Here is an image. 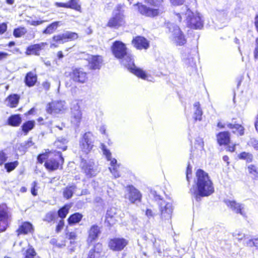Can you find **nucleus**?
I'll list each match as a JSON object with an SVG mask.
<instances>
[{
    "instance_id": "1",
    "label": "nucleus",
    "mask_w": 258,
    "mask_h": 258,
    "mask_svg": "<svg viewBox=\"0 0 258 258\" xmlns=\"http://www.w3.org/2000/svg\"><path fill=\"white\" fill-rule=\"evenodd\" d=\"M111 50L116 58L122 59V64L131 73L139 78L145 80L146 79V73L135 66L134 58L131 54L127 52L124 43L120 41H115L111 46Z\"/></svg>"
},
{
    "instance_id": "2",
    "label": "nucleus",
    "mask_w": 258,
    "mask_h": 258,
    "mask_svg": "<svg viewBox=\"0 0 258 258\" xmlns=\"http://www.w3.org/2000/svg\"><path fill=\"white\" fill-rule=\"evenodd\" d=\"M195 184L190 189V192L195 200L199 202L203 197H208L214 192L213 183L208 174L199 169L196 172Z\"/></svg>"
},
{
    "instance_id": "3",
    "label": "nucleus",
    "mask_w": 258,
    "mask_h": 258,
    "mask_svg": "<svg viewBox=\"0 0 258 258\" xmlns=\"http://www.w3.org/2000/svg\"><path fill=\"white\" fill-rule=\"evenodd\" d=\"M174 14L179 22L181 21V15H184L187 25L190 28L201 29L204 26V20L202 15L197 12H194L187 6H183L180 12H174Z\"/></svg>"
},
{
    "instance_id": "4",
    "label": "nucleus",
    "mask_w": 258,
    "mask_h": 258,
    "mask_svg": "<svg viewBox=\"0 0 258 258\" xmlns=\"http://www.w3.org/2000/svg\"><path fill=\"white\" fill-rule=\"evenodd\" d=\"M149 4L155 8H151L140 3L134 5L138 8L139 12L146 17H154L162 14L165 12L166 8L163 5V0H146Z\"/></svg>"
},
{
    "instance_id": "5",
    "label": "nucleus",
    "mask_w": 258,
    "mask_h": 258,
    "mask_svg": "<svg viewBox=\"0 0 258 258\" xmlns=\"http://www.w3.org/2000/svg\"><path fill=\"white\" fill-rule=\"evenodd\" d=\"M166 28L171 33V39L173 42L177 46H182L186 43L185 36L177 25L170 22L165 24Z\"/></svg>"
},
{
    "instance_id": "6",
    "label": "nucleus",
    "mask_w": 258,
    "mask_h": 258,
    "mask_svg": "<svg viewBox=\"0 0 258 258\" xmlns=\"http://www.w3.org/2000/svg\"><path fill=\"white\" fill-rule=\"evenodd\" d=\"M155 198L156 200H160L158 204L160 207V216L162 222L170 224L173 211L172 204L162 200L159 195H156Z\"/></svg>"
},
{
    "instance_id": "7",
    "label": "nucleus",
    "mask_w": 258,
    "mask_h": 258,
    "mask_svg": "<svg viewBox=\"0 0 258 258\" xmlns=\"http://www.w3.org/2000/svg\"><path fill=\"white\" fill-rule=\"evenodd\" d=\"M195 50L190 49L189 48H185L182 53V58L186 71L191 75L197 72V65L195 58L192 52H195Z\"/></svg>"
},
{
    "instance_id": "8",
    "label": "nucleus",
    "mask_w": 258,
    "mask_h": 258,
    "mask_svg": "<svg viewBox=\"0 0 258 258\" xmlns=\"http://www.w3.org/2000/svg\"><path fill=\"white\" fill-rule=\"evenodd\" d=\"M122 6L118 5L113 11L112 17L111 18L107 23L109 27H119L124 24V16L123 11L121 10Z\"/></svg>"
},
{
    "instance_id": "9",
    "label": "nucleus",
    "mask_w": 258,
    "mask_h": 258,
    "mask_svg": "<svg viewBox=\"0 0 258 258\" xmlns=\"http://www.w3.org/2000/svg\"><path fill=\"white\" fill-rule=\"evenodd\" d=\"M94 138L93 134L88 132L83 134L80 140V148L82 151L88 154L93 148Z\"/></svg>"
},
{
    "instance_id": "10",
    "label": "nucleus",
    "mask_w": 258,
    "mask_h": 258,
    "mask_svg": "<svg viewBox=\"0 0 258 258\" xmlns=\"http://www.w3.org/2000/svg\"><path fill=\"white\" fill-rule=\"evenodd\" d=\"M80 167L88 178H91L96 175L97 170L94 162L90 159L86 160L81 157Z\"/></svg>"
},
{
    "instance_id": "11",
    "label": "nucleus",
    "mask_w": 258,
    "mask_h": 258,
    "mask_svg": "<svg viewBox=\"0 0 258 258\" xmlns=\"http://www.w3.org/2000/svg\"><path fill=\"white\" fill-rule=\"evenodd\" d=\"M102 150L103 154L106 156L108 161H110L111 167L109 168L110 171L113 175L115 178H118L120 176L119 173L117 169V160L115 158L112 159L111 153L107 149L104 145H102Z\"/></svg>"
},
{
    "instance_id": "12",
    "label": "nucleus",
    "mask_w": 258,
    "mask_h": 258,
    "mask_svg": "<svg viewBox=\"0 0 258 258\" xmlns=\"http://www.w3.org/2000/svg\"><path fill=\"white\" fill-rule=\"evenodd\" d=\"M78 38V35L77 33L67 31L63 33L54 35L52 37V40L58 44H63L69 41L76 40Z\"/></svg>"
},
{
    "instance_id": "13",
    "label": "nucleus",
    "mask_w": 258,
    "mask_h": 258,
    "mask_svg": "<svg viewBox=\"0 0 258 258\" xmlns=\"http://www.w3.org/2000/svg\"><path fill=\"white\" fill-rule=\"evenodd\" d=\"M126 188L127 192L125 195V199H128L132 203L141 202L142 194L138 189L132 185L127 186Z\"/></svg>"
},
{
    "instance_id": "14",
    "label": "nucleus",
    "mask_w": 258,
    "mask_h": 258,
    "mask_svg": "<svg viewBox=\"0 0 258 258\" xmlns=\"http://www.w3.org/2000/svg\"><path fill=\"white\" fill-rule=\"evenodd\" d=\"M66 102L64 101H54L49 103L46 107L47 113L55 114L62 112L65 109Z\"/></svg>"
},
{
    "instance_id": "15",
    "label": "nucleus",
    "mask_w": 258,
    "mask_h": 258,
    "mask_svg": "<svg viewBox=\"0 0 258 258\" xmlns=\"http://www.w3.org/2000/svg\"><path fill=\"white\" fill-rule=\"evenodd\" d=\"M127 241L123 238H114L110 240L109 246L111 249L114 251H120L127 245Z\"/></svg>"
},
{
    "instance_id": "16",
    "label": "nucleus",
    "mask_w": 258,
    "mask_h": 258,
    "mask_svg": "<svg viewBox=\"0 0 258 258\" xmlns=\"http://www.w3.org/2000/svg\"><path fill=\"white\" fill-rule=\"evenodd\" d=\"M225 203L231 210L237 214H239L243 217H246V213L244 211V205L236 202L235 201L227 200Z\"/></svg>"
},
{
    "instance_id": "17",
    "label": "nucleus",
    "mask_w": 258,
    "mask_h": 258,
    "mask_svg": "<svg viewBox=\"0 0 258 258\" xmlns=\"http://www.w3.org/2000/svg\"><path fill=\"white\" fill-rule=\"evenodd\" d=\"M72 79L75 82L81 83H84L87 80V74L84 72L82 69L75 68L73 70L70 74Z\"/></svg>"
},
{
    "instance_id": "18",
    "label": "nucleus",
    "mask_w": 258,
    "mask_h": 258,
    "mask_svg": "<svg viewBox=\"0 0 258 258\" xmlns=\"http://www.w3.org/2000/svg\"><path fill=\"white\" fill-rule=\"evenodd\" d=\"M132 44L137 49H147L149 47L148 41L144 37L137 36L132 40Z\"/></svg>"
},
{
    "instance_id": "19",
    "label": "nucleus",
    "mask_w": 258,
    "mask_h": 258,
    "mask_svg": "<svg viewBox=\"0 0 258 258\" xmlns=\"http://www.w3.org/2000/svg\"><path fill=\"white\" fill-rule=\"evenodd\" d=\"M89 66L91 70L100 69L103 62L100 55H91L88 59Z\"/></svg>"
},
{
    "instance_id": "20",
    "label": "nucleus",
    "mask_w": 258,
    "mask_h": 258,
    "mask_svg": "<svg viewBox=\"0 0 258 258\" xmlns=\"http://www.w3.org/2000/svg\"><path fill=\"white\" fill-rule=\"evenodd\" d=\"M117 210L115 208H110L107 211L105 222L110 226L114 224L117 221Z\"/></svg>"
},
{
    "instance_id": "21",
    "label": "nucleus",
    "mask_w": 258,
    "mask_h": 258,
    "mask_svg": "<svg viewBox=\"0 0 258 258\" xmlns=\"http://www.w3.org/2000/svg\"><path fill=\"white\" fill-rule=\"evenodd\" d=\"M10 215L6 209H0V232L6 229Z\"/></svg>"
},
{
    "instance_id": "22",
    "label": "nucleus",
    "mask_w": 258,
    "mask_h": 258,
    "mask_svg": "<svg viewBox=\"0 0 258 258\" xmlns=\"http://www.w3.org/2000/svg\"><path fill=\"white\" fill-rule=\"evenodd\" d=\"M101 233L100 228L97 225H93L89 231V236L87 239L88 242H92L98 238Z\"/></svg>"
},
{
    "instance_id": "23",
    "label": "nucleus",
    "mask_w": 258,
    "mask_h": 258,
    "mask_svg": "<svg viewBox=\"0 0 258 258\" xmlns=\"http://www.w3.org/2000/svg\"><path fill=\"white\" fill-rule=\"evenodd\" d=\"M46 43H41L35 44L29 46L26 49V54L27 55L34 54L36 55H39V51L45 46Z\"/></svg>"
},
{
    "instance_id": "24",
    "label": "nucleus",
    "mask_w": 258,
    "mask_h": 258,
    "mask_svg": "<svg viewBox=\"0 0 258 258\" xmlns=\"http://www.w3.org/2000/svg\"><path fill=\"white\" fill-rule=\"evenodd\" d=\"M60 165V163L56 159L50 158L47 160L44 163L45 167L49 171L57 170Z\"/></svg>"
},
{
    "instance_id": "25",
    "label": "nucleus",
    "mask_w": 258,
    "mask_h": 258,
    "mask_svg": "<svg viewBox=\"0 0 258 258\" xmlns=\"http://www.w3.org/2000/svg\"><path fill=\"white\" fill-rule=\"evenodd\" d=\"M217 142L220 145H227L230 142L228 132H220L217 135Z\"/></svg>"
},
{
    "instance_id": "26",
    "label": "nucleus",
    "mask_w": 258,
    "mask_h": 258,
    "mask_svg": "<svg viewBox=\"0 0 258 258\" xmlns=\"http://www.w3.org/2000/svg\"><path fill=\"white\" fill-rule=\"evenodd\" d=\"M37 77L36 74L31 72L26 74L24 79V82L26 86L29 87H33L37 82Z\"/></svg>"
},
{
    "instance_id": "27",
    "label": "nucleus",
    "mask_w": 258,
    "mask_h": 258,
    "mask_svg": "<svg viewBox=\"0 0 258 258\" xmlns=\"http://www.w3.org/2000/svg\"><path fill=\"white\" fill-rule=\"evenodd\" d=\"M21 122L22 117L19 114L11 115L7 120V124L14 127L19 126Z\"/></svg>"
},
{
    "instance_id": "28",
    "label": "nucleus",
    "mask_w": 258,
    "mask_h": 258,
    "mask_svg": "<svg viewBox=\"0 0 258 258\" xmlns=\"http://www.w3.org/2000/svg\"><path fill=\"white\" fill-rule=\"evenodd\" d=\"M20 96L17 94L9 95L6 100L7 106L11 107H16L19 101Z\"/></svg>"
},
{
    "instance_id": "29",
    "label": "nucleus",
    "mask_w": 258,
    "mask_h": 258,
    "mask_svg": "<svg viewBox=\"0 0 258 258\" xmlns=\"http://www.w3.org/2000/svg\"><path fill=\"white\" fill-rule=\"evenodd\" d=\"M77 189L75 184L69 185L63 189V197L64 198L69 200L71 199Z\"/></svg>"
},
{
    "instance_id": "30",
    "label": "nucleus",
    "mask_w": 258,
    "mask_h": 258,
    "mask_svg": "<svg viewBox=\"0 0 258 258\" xmlns=\"http://www.w3.org/2000/svg\"><path fill=\"white\" fill-rule=\"evenodd\" d=\"M34 230L33 225L28 222L23 223L18 229V231L21 234H26L29 232H32Z\"/></svg>"
},
{
    "instance_id": "31",
    "label": "nucleus",
    "mask_w": 258,
    "mask_h": 258,
    "mask_svg": "<svg viewBox=\"0 0 258 258\" xmlns=\"http://www.w3.org/2000/svg\"><path fill=\"white\" fill-rule=\"evenodd\" d=\"M194 113L193 117L194 119L201 121L202 118L203 111L201 108L199 102H195L194 104Z\"/></svg>"
},
{
    "instance_id": "32",
    "label": "nucleus",
    "mask_w": 258,
    "mask_h": 258,
    "mask_svg": "<svg viewBox=\"0 0 258 258\" xmlns=\"http://www.w3.org/2000/svg\"><path fill=\"white\" fill-rule=\"evenodd\" d=\"M83 216L82 214L77 212L71 215L68 219V222L70 225H73L79 223Z\"/></svg>"
},
{
    "instance_id": "33",
    "label": "nucleus",
    "mask_w": 258,
    "mask_h": 258,
    "mask_svg": "<svg viewBox=\"0 0 258 258\" xmlns=\"http://www.w3.org/2000/svg\"><path fill=\"white\" fill-rule=\"evenodd\" d=\"M82 118L81 112H71V122L77 127H79Z\"/></svg>"
},
{
    "instance_id": "34",
    "label": "nucleus",
    "mask_w": 258,
    "mask_h": 258,
    "mask_svg": "<svg viewBox=\"0 0 258 258\" xmlns=\"http://www.w3.org/2000/svg\"><path fill=\"white\" fill-rule=\"evenodd\" d=\"M35 125L34 120H28L24 122L21 126V128L25 135H27L29 132L34 127Z\"/></svg>"
},
{
    "instance_id": "35",
    "label": "nucleus",
    "mask_w": 258,
    "mask_h": 258,
    "mask_svg": "<svg viewBox=\"0 0 258 258\" xmlns=\"http://www.w3.org/2000/svg\"><path fill=\"white\" fill-rule=\"evenodd\" d=\"M227 127L232 130L233 133L236 134L237 132V130H239L238 131V134L240 136H242L244 134V127L240 124H232L230 123H227L226 124Z\"/></svg>"
},
{
    "instance_id": "36",
    "label": "nucleus",
    "mask_w": 258,
    "mask_h": 258,
    "mask_svg": "<svg viewBox=\"0 0 258 258\" xmlns=\"http://www.w3.org/2000/svg\"><path fill=\"white\" fill-rule=\"evenodd\" d=\"M247 169L252 179L255 180H258L257 167L253 164H250L247 166Z\"/></svg>"
},
{
    "instance_id": "37",
    "label": "nucleus",
    "mask_w": 258,
    "mask_h": 258,
    "mask_svg": "<svg viewBox=\"0 0 258 258\" xmlns=\"http://www.w3.org/2000/svg\"><path fill=\"white\" fill-rule=\"evenodd\" d=\"M59 23L60 22L59 21H56L49 24L46 29L43 31V33L46 34H51L53 33L57 28Z\"/></svg>"
},
{
    "instance_id": "38",
    "label": "nucleus",
    "mask_w": 258,
    "mask_h": 258,
    "mask_svg": "<svg viewBox=\"0 0 258 258\" xmlns=\"http://www.w3.org/2000/svg\"><path fill=\"white\" fill-rule=\"evenodd\" d=\"M67 140L64 138H58L57 141L54 142V146L57 148L61 149L62 151H65L67 149Z\"/></svg>"
},
{
    "instance_id": "39",
    "label": "nucleus",
    "mask_w": 258,
    "mask_h": 258,
    "mask_svg": "<svg viewBox=\"0 0 258 258\" xmlns=\"http://www.w3.org/2000/svg\"><path fill=\"white\" fill-rule=\"evenodd\" d=\"M240 159L244 160L246 163H251L253 160V156L251 153L242 152L238 155Z\"/></svg>"
},
{
    "instance_id": "40",
    "label": "nucleus",
    "mask_w": 258,
    "mask_h": 258,
    "mask_svg": "<svg viewBox=\"0 0 258 258\" xmlns=\"http://www.w3.org/2000/svg\"><path fill=\"white\" fill-rule=\"evenodd\" d=\"M79 0H70L68 2V8L75 10L80 12L81 10V5L79 4Z\"/></svg>"
},
{
    "instance_id": "41",
    "label": "nucleus",
    "mask_w": 258,
    "mask_h": 258,
    "mask_svg": "<svg viewBox=\"0 0 258 258\" xmlns=\"http://www.w3.org/2000/svg\"><path fill=\"white\" fill-rule=\"evenodd\" d=\"M70 207L68 205H65L64 206L60 208L57 211V215L61 219L66 218L69 213Z\"/></svg>"
},
{
    "instance_id": "42",
    "label": "nucleus",
    "mask_w": 258,
    "mask_h": 258,
    "mask_svg": "<svg viewBox=\"0 0 258 258\" xmlns=\"http://www.w3.org/2000/svg\"><path fill=\"white\" fill-rule=\"evenodd\" d=\"M19 165L18 161H15L13 162H7L5 164V168L6 169L8 172H10L14 170Z\"/></svg>"
},
{
    "instance_id": "43",
    "label": "nucleus",
    "mask_w": 258,
    "mask_h": 258,
    "mask_svg": "<svg viewBox=\"0 0 258 258\" xmlns=\"http://www.w3.org/2000/svg\"><path fill=\"white\" fill-rule=\"evenodd\" d=\"M27 33V30L24 27L15 28L13 31V35L16 38L21 37Z\"/></svg>"
},
{
    "instance_id": "44",
    "label": "nucleus",
    "mask_w": 258,
    "mask_h": 258,
    "mask_svg": "<svg viewBox=\"0 0 258 258\" xmlns=\"http://www.w3.org/2000/svg\"><path fill=\"white\" fill-rule=\"evenodd\" d=\"M218 19L222 23H225L227 20V13L224 10L218 11L216 14Z\"/></svg>"
},
{
    "instance_id": "45",
    "label": "nucleus",
    "mask_w": 258,
    "mask_h": 258,
    "mask_svg": "<svg viewBox=\"0 0 258 258\" xmlns=\"http://www.w3.org/2000/svg\"><path fill=\"white\" fill-rule=\"evenodd\" d=\"M71 112H81L80 110V102L79 100L72 101L71 106Z\"/></svg>"
},
{
    "instance_id": "46",
    "label": "nucleus",
    "mask_w": 258,
    "mask_h": 258,
    "mask_svg": "<svg viewBox=\"0 0 258 258\" xmlns=\"http://www.w3.org/2000/svg\"><path fill=\"white\" fill-rule=\"evenodd\" d=\"M36 253L32 246L29 247L24 253L25 258H34Z\"/></svg>"
},
{
    "instance_id": "47",
    "label": "nucleus",
    "mask_w": 258,
    "mask_h": 258,
    "mask_svg": "<svg viewBox=\"0 0 258 258\" xmlns=\"http://www.w3.org/2000/svg\"><path fill=\"white\" fill-rule=\"evenodd\" d=\"M56 217V214L54 211H50L47 213L44 219V220L48 222H51L54 221Z\"/></svg>"
},
{
    "instance_id": "48",
    "label": "nucleus",
    "mask_w": 258,
    "mask_h": 258,
    "mask_svg": "<svg viewBox=\"0 0 258 258\" xmlns=\"http://www.w3.org/2000/svg\"><path fill=\"white\" fill-rule=\"evenodd\" d=\"M244 244L247 246L252 247L254 246L256 249H258V238L250 239L245 241Z\"/></svg>"
},
{
    "instance_id": "49",
    "label": "nucleus",
    "mask_w": 258,
    "mask_h": 258,
    "mask_svg": "<svg viewBox=\"0 0 258 258\" xmlns=\"http://www.w3.org/2000/svg\"><path fill=\"white\" fill-rule=\"evenodd\" d=\"M100 256V252L98 251H96L94 248H93L90 250L87 258H99Z\"/></svg>"
},
{
    "instance_id": "50",
    "label": "nucleus",
    "mask_w": 258,
    "mask_h": 258,
    "mask_svg": "<svg viewBox=\"0 0 258 258\" xmlns=\"http://www.w3.org/2000/svg\"><path fill=\"white\" fill-rule=\"evenodd\" d=\"M248 144L252 146L255 150H258V140L255 138H251L248 141Z\"/></svg>"
},
{
    "instance_id": "51",
    "label": "nucleus",
    "mask_w": 258,
    "mask_h": 258,
    "mask_svg": "<svg viewBox=\"0 0 258 258\" xmlns=\"http://www.w3.org/2000/svg\"><path fill=\"white\" fill-rule=\"evenodd\" d=\"M8 157L6 154L3 151H0V166H2L7 160Z\"/></svg>"
},
{
    "instance_id": "52",
    "label": "nucleus",
    "mask_w": 258,
    "mask_h": 258,
    "mask_svg": "<svg viewBox=\"0 0 258 258\" xmlns=\"http://www.w3.org/2000/svg\"><path fill=\"white\" fill-rule=\"evenodd\" d=\"M37 185V182L36 181H33L32 183L31 193L33 196H36L37 195V188H36Z\"/></svg>"
},
{
    "instance_id": "53",
    "label": "nucleus",
    "mask_w": 258,
    "mask_h": 258,
    "mask_svg": "<svg viewBox=\"0 0 258 258\" xmlns=\"http://www.w3.org/2000/svg\"><path fill=\"white\" fill-rule=\"evenodd\" d=\"M47 158V155L46 154H40L37 156L38 162L40 164H42Z\"/></svg>"
},
{
    "instance_id": "54",
    "label": "nucleus",
    "mask_w": 258,
    "mask_h": 258,
    "mask_svg": "<svg viewBox=\"0 0 258 258\" xmlns=\"http://www.w3.org/2000/svg\"><path fill=\"white\" fill-rule=\"evenodd\" d=\"M191 168H192L191 166L189 165V164H188L187 165V168H186V178L188 182H189V179L190 178L189 175H191V172H192Z\"/></svg>"
},
{
    "instance_id": "55",
    "label": "nucleus",
    "mask_w": 258,
    "mask_h": 258,
    "mask_svg": "<svg viewBox=\"0 0 258 258\" xmlns=\"http://www.w3.org/2000/svg\"><path fill=\"white\" fill-rule=\"evenodd\" d=\"M67 238L70 240H75L77 237L76 234L73 232H68L66 233Z\"/></svg>"
},
{
    "instance_id": "56",
    "label": "nucleus",
    "mask_w": 258,
    "mask_h": 258,
    "mask_svg": "<svg viewBox=\"0 0 258 258\" xmlns=\"http://www.w3.org/2000/svg\"><path fill=\"white\" fill-rule=\"evenodd\" d=\"M33 145V143L32 142L31 139H30L27 142L22 144V146H23L25 149H27Z\"/></svg>"
},
{
    "instance_id": "57",
    "label": "nucleus",
    "mask_w": 258,
    "mask_h": 258,
    "mask_svg": "<svg viewBox=\"0 0 258 258\" xmlns=\"http://www.w3.org/2000/svg\"><path fill=\"white\" fill-rule=\"evenodd\" d=\"M7 29V24L5 23L0 24V34H4Z\"/></svg>"
},
{
    "instance_id": "58",
    "label": "nucleus",
    "mask_w": 258,
    "mask_h": 258,
    "mask_svg": "<svg viewBox=\"0 0 258 258\" xmlns=\"http://www.w3.org/2000/svg\"><path fill=\"white\" fill-rule=\"evenodd\" d=\"M64 226V221L63 220H60L58 224L56 226V230L57 232L60 231L63 228Z\"/></svg>"
},
{
    "instance_id": "59",
    "label": "nucleus",
    "mask_w": 258,
    "mask_h": 258,
    "mask_svg": "<svg viewBox=\"0 0 258 258\" xmlns=\"http://www.w3.org/2000/svg\"><path fill=\"white\" fill-rule=\"evenodd\" d=\"M172 5L175 6L183 4L185 0H170Z\"/></svg>"
},
{
    "instance_id": "60",
    "label": "nucleus",
    "mask_w": 258,
    "mask_h": 258,
    "mask_svg": "<svg viewBox=\"0 0 258 258\" xmlns=\"http://www.w3.org/2000/svg\"><path fill=\"white\" fill-rule=\"evenodd\" d=\"M55 5L57 7L68 8V3H63L60 2H56Z\"/></svg>"
},
{
    "instance_id": "61",
    "label": "nucleus",
    "mask_w": 258,
    "mask_h": 258,
    "mask_svg": "<svg viewBox=\"0 0 258 258\" xmlns=\"http://www.w3.org/2000/svg\"><path fill=\"white\" fill-rule=\"evenodd\" d=\"M146 215L149 218H150L151 217H154V213L151 209H147L146 211Z\"/></svg>"
},
{
    "instance_id": "62",
    "label": "nucleus",
    "mask_w": 258,
    "mask_h": 258,
    "mask_svg": "<svg viewBox=\"0 0 258 258\" xmlns=\"http://www.w3.org/2000/svg\"><path fill=\"white\" fill-rule=\"evenodd\" d=\"M42 85L43 87L44 88V89L45 90L48 91L49 89L50 84L48 82H47V81L44 82H43Z\"/></svg>"
},
{
    "instance_id": "63",
    "label": "nucleus",
    "mask_w": 258,
    "mask_h": 258,
    "mask_svg": "<svg viewBox=\"0 0 258 258\" xmlns=\"http://www.w3.org/2000/svg\"><path fill=\"white\" fill-rule=\"evenodd\" d=\"M233 236H235L237 239L238 240H242L243 238L245 236L244 234L242 233H234L233 234Z\"/></svg>"
},
{
    "instance_id": "64",
    "label": "nucleus",
    "mask_w": 258,
    "mask_h": 258,
    "mask_svg": "<svg viewBox=\"0 0 258 258\" xmlns=\"http://www.w3.org/2000/svg\"><path fill=\"white\" fill-rule=\"evenodd\" d=\"M254 25L256 31L258 32V13L256 14L254 18Z\"/></svg>"
}]
</instances>
